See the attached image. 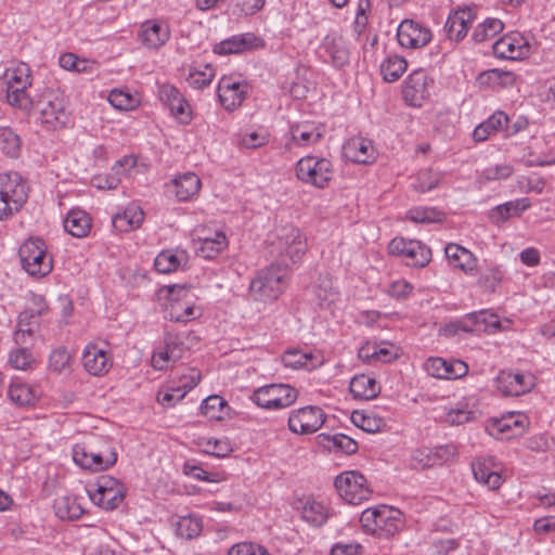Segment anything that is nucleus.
I'll return each instance as SVG.
<instances>
[{
	"label": "nucleus",
	"mask_w": 555,
	"mask_h": 555,
	"mask_svg": "<svg viewBox=\"0 0 555 555\" xmlns=\"http://www.w3.org/2000/svg\"><path fill=\"white\" fill-rule=\"evenodd\" d=\"M31 109L36 115V121L46 131L67 128L72 120L68 102L59 89H44L34 101Z\"/></svg>",
	"instance_id": "1"
},
{
	"label": "nucleus",
	"mask_w": 555,
	"mask_h": 555,
	"mask_svg": "<svg viewBox=\"0 0 555 555\" xmlns=\"http://www.w3.org/2000/svg\"><path fill=\"white\" fill-rule=\"evenodd\" d=\"M29 186L17 171L0 173V221L18 212L28 199Z\"/></svg>",
	"instance_id": "2"
},
{
	"label": "nucleus",
	"mask_w": 555,
	"mask_h": 555,
	"mask_svg": "<svg viewBox=\"0 0 555 555\" xmlns=\"http://www.w3.org/2000/svg\"><path fill=\"white\" fill-rule=\"evenodd\" d=\"M360 522L366 533L385 539L393 537L404 525L402 513L387 505L364 509Z\"/></svg>",
	"instance_id": "3"
},
{
	"label": "nucleus",
	"mask_w": 555,
	"mask_h": 555,
	"mask_svg": "<svg viewBox=\"0 0 555 555\" xmlns=\"http://www.w3.org/2000/svg\"><path fill=\"white\" fill-rule=\"evenodd\" d=\"M286 264L272 263L260 270L249 285V293L255 300H275L284 292L286 286Z\"/></svg>",
	"instance_id": "4"
},
{
	"label": "nucleus",
	"mask_w": 555,
	"mask_h": 555,
	"mask_svg": "<svg viewBox=\"0 0 555 555\" xmlns=\"http://www.w3.org/2000/svg\"><path fill=\"white\" fill-rule=\"evenodd\" d=\"M271 246L272 253L281 258L280 264H286L287 268V259L291 263H297L302 259L307 251V238L298 228L286 225L279 231Z\"/></svg>",
	"instance_id": "5"
},
{
	"label": "nucleus",
	"mask_w": 555,
	"mask_h": 555,
	"mask_svg": "<svg viewBox=\"0 0 555 555\" xmlns=\"http://www.w3.org/2000/svg\"><path fill=\"white\" fill-rule=\"evenodd\" d=\"M18 255L23 269L33 276L42 278L52 271V258L47 254L46 244L39 237L26 240L20 247Z\"/></svg>",
	"instance_id": "6"
},
{
	"label": "nucleus",
	"mask_w": 555,
	"mask_h": 555,
	"mask_svg": "<svg viewBox=\"0 0 555 555\" xmlns=\"http://www.w3.org/2000/svg\"><path fill=\"white\" fill-rule=\"evenodd\" d=\"M126 488L118 479L103 475L96 481L89 485L88 494L98 506L113 511L124 501Z\"/></svg>",
	"instance_id": "7"
},
{
	"label": "nucleus",
	"mask_w": 555,
	"mask_h": 555,
	"mask_svg": "<svg viewBox=\"0 0 555 555\" xmlns=\"http://www.w3.org/2000/svg\"><path fill=\"white\" fill-rule=\"evenodd\" d=\"M333 165L324 157L308 155L296 164V177L304 183L324 189L332 180Z\"/></svg>",
	"instance_id": "8"
},
{
	"label": "nucleus",
	"mask_w": 555,
	"mask_h": 555,
	"mask_svg": "<svg viewBox=\"0 0 555 555\" xmlns=\"http://www.w3.org/2000/svg\"><path fill=\"white\" fill-rule=\"evenodd\" d=\"M298 391L288 384H270L254 390L250 399L259 408L279 410L292 405Z\"/></svg>",
	"instance_id": "9"
},
{
	"label": "nucleus",
	"mask_w": 555,
	"mask_h": 555,
	"mask_svg": "<svg viewBox=\"0 0 555 555\" xmlns=\"http://www.w3.org/2000/svg\"><path fill=\"white\" fill-rule=\"evenodd\" d=\"M457 455L459 450L454 443L436 446L434 448L422 447L412 452L410 466L413 469L423 470L452 462Z\"/></svg>",
	"instance_id": "10"
},
{
	"label": "nucleus",
	"mask_w": 555,
	"mask_h": 555,
	"mask_svg": "<svg viewBox=\"0 0 555 555\" xmlns=\"http://www.w3.org/2000/svg\"><path fill=\"white\" fill-rule=\"evenodd\" d=\"M334 483L339 495L349 504H361L372 494L366 478L356 470L341 473L335 478Z\"/></svg>",
	"instance_id": "11"
},
{
	"label": "nucleus",
	"mask_w": 555,
	"mask_h": 555,
	"mask_svg": "<svg viewBox=\"0 0 555 555\" xmlns=\"http://www.w3.org/2000/svg\"><path fill=\"white\" fill-rule=\"evenodd\" d=\"M388 249L391 255L403 257L411 267L423 268L431 260L430 248L416 240L396 237L390 241Z\"/></svg>",
	"instance_id": "12"
},
{
	"label": "nucleus",
	"mask_w": 555,
	"mask_h": 555,
	"mask_svg": "<svg viewBox=\"0 0 555 555\" xmlns=\"http://www.w3.org/2000/svg\"><path fill=\"white\" fill-rule=\"evenodd\" d=\"M325 413L319 406L308 405L293 410L288 417V428L298 435H310L319 430L325 422Z\"/></svg>",
	"instance_id": "13"
},
{
	"label": "nucleus",
	"mask_w": 555,
	"mask_h": 555,
	"mask_svg": "<svg viewBox=\"0 0 555 555\" xmlns=\"http://www.w3.org/2000/svg\"><path fill=\"white\" fill-rule=\"evenodd\" d=\"M249 93V85L233 76H222L219 80L217 94L224 109L232 112L240 107Z\"/></svg>",
	"instance_id": "14"
},
{
	"label": "nucleus",
	"mask_w": 555,
	"mask_h": 555,
	"mask_svg": "<svg viewBox=\"0 0 555 555\" xmlns=\"http://www.w3.org/2000/svg\"><path fill=\"white\" fill-rule=\"evenodd\" d=\"M500 326L498 317L489 313L486 310L479 312H472L465 315L462 320L452 322L444 327L446 335H455L462 332H486L489 328H496Z\"/></svg>",
	"instance_id": "15"
},
{
	"label": "nucleus",
	"mask_w": 555,
	"mask_h": 555,
	"mask_svg": "<svg viewBox=\"0 0 555 555\" xmlns=\"http://www.w3.org/2000/svg\"><path fill=\"white\" fill-rule=\"evenodd\" d=\"M433 80L427 73L420 68L413 70L404 80L402 87V96L411 106H422L423 102L429 98V88Z\"/></svg>",
	"instance_id": "16"
},
{
	"label": "nucleus",
	"mask_w": 555,
	"mask_h": 555,
	"mask_svg": "<svg viewBox=\"0 0 555 555\" xmlns=\"http://www.w3.org/2000/svg\"><path fill=\"white\" fill-rule=\"evenodd\" d=\"M493 53L500 59L518 60L529 55L531 47L519 33H511L493 43Z\"/></svg>",
	"instance_id": "17"
},
{
	"label": "nucleus",
	"mask_w": 555,
	"mask_h": 555,
	"mask_svg": "<svg viewBox=\"0 0 555 555\" xmlns=\"http://www.w3.org/2000/svg\"><path fill=\"white\" fill-rule=\"evenodd\" d=\"M431 37L428 27L413 20H404L397 30L398 42L403 48L418 49L425 47L430 42Z\"/></svg>",
	"instance_id": "18"
},
{
	"label": "nucleus",
	"mask_w": 555,
	"mask_h": 555,
	"mask_svg": "<svg viewBox=\"0 0 555 555\" xmlns=\"http://www.w3.org/2000/svg\"><path fill=\"white\" fill-rule=\"evenodd\" d=\"M527 425L528 418L525 414L511 412L501 418L493 420L487 430L494 438L503 439L522 434Z\"/></svg>",
	"instance_id": "19"
},
{
	"label": "nucleus",
	"mask_w": 555,
	"mask_h": 555,
	"mask_svg": "<svg viewBox=\"0 0 555 555\" xmlns=\"http://www.w3.org/2000/svg\"><path fill=\"white\" fill-rule=\"evenodd\" d=\"M496 388L504 396H521L530 391L534 385L533 376L524 373L502 371L498 375Z\"/></svg>",
	"instance_id": "20"
},
{
	"label": "nucleus",
	"mask_w": 555,
	"mask_h": 555,
	"mask_svg": "<svg viewBox=\"0 0 555 555\" xmlns=\"http://www.w3.org/2000/svg\"><path fill=\"white\" fill-rule=\"evenodd\" d=\"M82 365L93 376H103L113 365L112 356L96 344H88L82 352Z\"/></svg>",
	"instance_id": "21"
},
{
	"label": "nucleus",
	"mask_w": 555,
	"mask_h": 555,
	"mask_svg": "<svg viewBox=\"0 0 555 555\" xmlns=\"http://www.w3.org/2000/svg\"><path fill=\"white\" fill-rule=\"evenodd\" d=\"M425 371L433 377L456 379L468 372V366L461 360L447 361L442 358H429L424 364Z\"/></svg>",
	"instance_id": "22"
},
{
	"label": "nucleus",
	"mask_w": 555,
	"mask_h": 555,
	"mask_svg": "<svg viewBox=\"0 0 555 555\" xmlns=\"http://www.w3.org/2000/svg\"><path fill=\"white\" fill-rule=\"evenodd\" d=\"M472 470L475 479L490 490L499 489L503 482L500 467L492 456L477 457L472 463Z\"/></svg>",
	"instance_id": "23"
},
{
	"label": "nucleus",
	"mask_w": 555,
	"mask_h": 555,
	"mask_svg": "<svg viewBox=\"0 0 555 555\" xmlns=\"http://www.w3.org/2000/svg\"><path fill=\"white\" fill-rule=\"evenodd\" d=\"M263 47V41L251 33L234 35L215 46L214 52L220 55L240 54Z\"/></svg>",
	"instance_id": "24"
},
{
	"label": "nucleus",
	"mask_w": 555,
	"mask_h": 555,
	"mask_svg": "<svg viewBox=\"0 0 555 555\" xmlns=\"http://www.w3.org/2000/svg\"><path fill=\"white\" fill-rule=\"evenodd\" d=\"M138 38L145 48L157 50L169 40L170 29L156 20H147L142 23Z\"/></svg>",
	"instance_id": "25"
},
{
	"label": "nucleus",
	"mask_w": 555,
	"mask_h": 555,
	"mask_svg": "<svg viewBox=\"0 0 555 555\" xmlns=\"http://www.w3.org/2000/svg\"><path fill=\"white\" fill-rule=\"evenodd\" d=\"M184 345L173 335L165 337V346L155 350L152 356V366L155 370H165L169 363H175L183 357Z\"/></svg>",
	"instance_id": "26"
},
{
	"label": "nucleus",
	"mask_w": 555,
	"mask_h": 555,
	"mask_svg": "<svg viewBox=\"0 0 555 555\" xmlns=\"http://www.w3.org/2000/svg\"><path fill=\"white\" fill-rule=\"evenodd\" d=\"M202 374L196 369H191L188 375L181 379V385L172 387L165 392L159 391L157 401L164 406H172L178 401L182 400L185 395L198 385Z\"/></svg>",
	"instance_id": "27"
},
{
	"label": "nucleus",
	"mask_w": 555,
	"mask_h": 555,
	"mask_svg": "<svg viewBox=\"0 0 555 555\" xmlns=\"http://www.w3.org/2000/svg\"><path fill=\"white\" fill-rule=\"evenodd\" d=\"M158 96L176 117L184 122L190 120V106L182 93L175 86L170 83L160 85L158 88Z\"/></svg>",
	"instance_id": "28"
},
{
	"label": "nucleus",
	"mask_w": 555,
	"mask_h": 555,
	"mask_svg": "<svg viewBox=\"0 0 555 555\" xmlns=\"http://www.w3.org/2000/svg\"><path fill=\"white\" fill-rule=\"evenodd\" d=\"M344 156L358 164H371L375 160L372 141L362 137L350 138L343 146Z\"/></svg>",
	"instance_id": "29"
},
{
	"label": "nucleus",
	"mask_w": 555,
	"mask_h": 555,
	"mask_svg": "<svg viewBox=\"0 0 555 555\" xmlns=\"http://www.w3.org/2000/svg\"><path fill=\"white\" fill-rule=\"evenodd\" d=\"M474 18L470 9L457 10L450 14L443 27L448 38L455 42L461 41L467 35Z\"/></svg>",
	"instance_id": "30"
},
{
	"label": "nucleus",
	"mask_w": 555,
	"mask_h": 555,
	"mask_svg": "<svg viewBox=\"0 0 555 555\" xmlns=\"http://www.w3.org/2000/svg\"><path fill=\"white\" fill-rule=\"evenodd\" d=\"M325 127L314 121L294 124L289 128L292 142L297 145H309L319 142L324 135Z\"/></svg>",
	"instance_id": "31"
},
{
	"label": "nucleus",
	"mask_w": 555,
	"mask_h": 555,
	"mask_svg": "<svg viewBox=\"0 0 555 555\" xmlns=\"http://www.w3.org/2000/svg\"><path fill=\"white\" fill-rule=\"evenodd\" d=\"M320 50L330 57L331 64L336 68H343L349 63V49L341 37L327 35L323 39Z\"/></svg>",
	"instance_id": "32"
},
{
	"label": "nucleus",
	"mask_w": 555,
	"mask_h": 555,
	"mask_svg": "<svg viewBox=\"0 0 555 555\" xmlns=\"http://www.w3.org/2000/svg\"><path fill=\"white\" fill-rule=\"evenodd\" d=\"M144 212L138 205L131 204L127 206L121 212L114 215L112 223L115 230L119 232L133 231L142 224Z\"/></svg>",
	"instance_id": "33"
},
{
	"label": "nucleus",
	"mask_w": 555,
	"mask_h": 555,
	"mask_svg": "<svg viewBox=\"0 0 555 555\" xmlns=\"http://www.w3.org/2000/svg\"><path fill=\"white\" fill-rule=\"evenodd\" d=\"M349 391L356 399L371 400L378 396L380 387L375 378L360 374L351 379Z\"/></svg>",
	"instance_id": "34"
},
{
	"label": "nucleus",
	"mask_w": 555,
	"mask_h": 555,
	"mask_svg": "<svg viewBox=\"0 0 555 555\" xmlns=\"http://www.w3.org/2000/svg\"><path fill=\"white\" fill-rule=\"evenodd\" d=\"M444 254L453 267L466 273L473 271L477 266V259L473 253L457 244H448L444 248Z\"/></svg>",
	"instance_id": "35"
},
{
	"label": "nucleus",
	"mask_w": 555,
	"mask_h": 555,
	"mask_svg": "<svg viewBox=\"0 0 555 555\" xmlns=\"http://www.w3.org/2000/svg\"><path fill=\"white\" fill-rule=\"evenodd\" d=\"M201 185V179L194 172H185L173 180L175 193L179 202H186L197 195Z\"/></svg>",
	"instance_id": "36"
},
{
	"label": "nucleus",
	"mask_w": 555,
	"mask_h": 555,
	"mask_svg": "<svg viewBox=\"0 0 555 555\" xmlns=\"http://www.w3.org/2000/svg\"><path fill=\"white\" fill-rule=\"evenodd\" d=\"M64 229L75 237H85L91 230V218L81 209H72L64 219Z\"/></svg>",
	"instance_id": "37"
},
{
	"label": "nucleus",
	"mask_w": 555,
	"mask_h": 555,
	"mask_svg": "<svg viewBox=\"0 0 555 555\" xmlns=\"http://www.w3.org/2000/svg\"><path fill=\"white\" fill-rule=\"evenodd\" d=\"M507 122L508 116L504 112L498 111L474 129L473 138L476 142L486 141L491 134L504 129Z\"/></svg>",
	"instance_id": "38"
},
{
	"label": "nucleus",
	"mask_w": 555,
	"mask_h": 555,
	"mask_svg": "<svg viewBox=\"0 0 555 555\" xmlns=\"http://www.w3.org/2000/svg\"><path fill=\"white\" fill-rule=\"evenodd\" d=\"M530 205L529 198L526 197L506 202L495 206L490 211V218L496 223L503 222L512 217L520 216Z\"/></svg>",
	"instance_id": "39"
},
{
	"label": "nucleus",
	"mask_w": 555,
	"mask_h": 555,
	"mask_svg": "<svg viewBox=\"0 0 555 555\" xmlns=\"http://www.w3.org/2000/svg\"><path fill=\"white\" fill-rule=\"evenodd\" d=\"M328 516V508L314 499H307L301 506V518L314 527L323 526L327 521Z\"/></svg>",
	"instance_id": "40"
},
{
	"label": "nucleus",
	"mask_w": 555,
	"mask_h": 555,
	"mask_svg": "<svg viewBox=\"0 0 555 555\" xmlns=\"http://www.w3.org/2000/svg\"><path fill=\"white\" fill-rule=\"evenodd\" d=\"M20 134L9 126H0V152L10 158H17L22 152Z\"/></svg>",
	"instance_id": "41"
},
{
	"label": "nucleus",
	"mask_w": 555,
	"mask_h": 555,
	"mask_svg": "<svg viewBox=\"0 0 555 555\" xmlns=\"http://www.w3.org/2000/svg\"><path fill=\"white\" fill-rule=\"evenodd\" d=\"M186 258V253L183 250H163L155 258L154 266L159 273L167 274L177 271Z\"/></svg>",
	"instance_id": "42"
},
{
	"label": "nucleus",
	"mask_w": 555,
	"mask_h": 555,
	"mask_svg": "<svg viewBox=\"0 0 555 555\" xmlns=\"http://www.w3.org/2000/svg\"><path fill=\"white\" fill-rule=\"evenodd\" d=\"M7 87L11 86H31V70L26 63H13L3 74Z\"/></svg>",
	"instance_id": "43"
},
{
	"label": "nucleus",
	"mask_w": 555,
	"mask_h": 555,
	"mask_svg": "<svg viewBox=\"0 0 555 555\" xmlns=\"http://www.w3.org/2000/svg\"><path fill=\"white\" fill-rule=\"evenodd\" d=\"M30 86H11L7 87V101L8 103L16 107L18 109H22L24 112L29 113L34 105V100L28 94L27 90Z\"/></svg>",
	"instance_id": "44"
},
{
	"label": "nucleus",
	"mask_w": 555,
	"mask_h": 555,
	"mask_svg": "<svg viewBox=\"0 0 555 555\" xmlns=\"http://www.w3.org/2000/svg\"><path fill=\"white\" fill-rule=\"evenodd\" d=\"M408 63L405 59L399 55H389L380 64V74L383 79L387 82L397 81L406 70Z\"/></svg>",
	"instance_id": "45"
},
{
	"label": "nucleus",
	"mask_w": 555,
	"mask_h": 555,
	"mask_svg": "<svg viewBox=\"0 0 555 555\" xmlns=\"http://www.w3.org/2000/svg\"><path fill=\"white\" fill-rule=\"evenodd\" d=\"M228 246V241L223 232H216L212 237L201 238L198 253L206 259H214Z\"/></svg>",
	"instance_id": "46"
},
{
	"label": "nucleus",
	"mask_w": 555,
	"mask_h": 555,
	"mask_svg": "<svg viewBox=\"0 0 555 555\" xmlns=\"http://www.w3.org/2000/svg\"><path fill=\"white\" fill-rule=\"evenodd\" d=\"M351 421L357 427L370 434L379 433L386 427L385 420L374 413L354 411Z\"/></svg>",
	"instance_id": "47"
},
{
	"label": "nucleus",
	"mask_w": 555,
	"mask_h": 555,
	"mask_svg": "<svg viewBox=\"0 0 555 555\" xmlns=\"http://www.w3.org/2000/svg\"><path fill=\"white\" fill-rule=\"evenodd\" d=\"M8 395L11 401L20 406L31 405L37 400V395L33 387L22 382L11 383Z\"/></svg>",
	"instance_id": "48"
},
{
	"label": "nucleus",
	"mask_w": 555,
	"mask_h": 555,
	"mask_svg": "<svg viewBox=\"0 0 555 555\" xmlns=\"http://www.w3.org/2000/svg\"><path fill=\"white\" fill-rule=\"evenodd\" d=\"M90 459L87 469L94 472L104 470L115 465L117 462V452L109 446H107L105 450L92 449Z\"/></svg>",
	"instance_id": "49"
},
{
	"label": "nucleus",
	"mask_w": 555,
	"mask_h": 555,
	"mask_svg": "<svg viewBox=\"0 0 555 555\" xmlns=\"http://www.w3.org/2000/svg\"><path fill=\"white\" fill-rule=\"evenodd\" d=\"M441 179L442 175L440 172L426 168L417 172L412 186L420 193L429 192L438 186Z\"/></svg>",
	"instance_id": "50"
},
{
	"label": "nucleus",
	"mask_w": 555,
	"mask_h": 555,
	"mask_svg": "<svg viewBox=\"0 0 555 555\" xmlns=\"http://www.w3.org/2000/svg\"><path fill=\"white\" fill-rule=\"evenodd\" d=\"M443 217L444 214L435 207H414L406 212V219L415 223L441 222Z\"/></svg>",
	"instance_id": "51"
},
{
	"label": "nucleus",
	"mask_w": 555,
	"mask_h": 555,
	"mask_svg": "<svg viewBox=\"0 0 555 555\" xmlns=\"http://www.w3.org/2000/svg\"><path fill=\"white\" fill-rule=\"evenodd\" d=\"M503 28L504 24L502 21L498 18H487L474 29L473 39L475 42H483L495 37Z\"/></svg>",
	"instance_id": "52"
},
{
	"label": "nucleus",
	"mask_w": 555,
	"mask_h": 555,
	"mask_svg": "<svg viewBox=\"0 0 555 555\" xmlns=\"http://www.w3.org/2000/svg\"><path fill=\"white\" fill-rule=\"evenodd\" d=\"M202 529V519L195 516L181 517L177 524V534L186 540L198 537Z\"/></svg>",
	"instance_id": "53"
},
{
	"label": "nucleus",
	"mask_w": 555,
	"mask_h": 555,
	"mask_svg": "<svg viewBox=\"0 0 555 555\" xmlns=\"http://www.w3.org/2000/svg\"><path fill=\"white\" fill-rule=\"evenodd\" d=\"M72 354L65 347H57L49 357V369L57 374L70 371Z\"/></svg>",
	"instance_id": "54"
},
{
	"label": "nucleus",
	"mask_w": 555,
	"mask_h": 555,
	"mask_svg": "<svg viewBox=\"0 0 555 555\" xmlns=\"http://www.w3.org/2000/svg\"><path fill=\"white\" fill-rule=\"evenodd\" d=\"M514 173V167L511 164H495L485 168L479 179L482 182L500 181L509 178Z\"/></svg>",
	"instance_id": "55"
},
{
	"label": "nucleus",
	"mask_w": 555,
	"mask_h": 555,
	"mask_svg": "<svg viewBox=\"0 0 555 555\" xmlns=\"http://www.w3.org/2000/svg\"><path fill=\"white\" fill-rule=\"evenodd\" d=\"M227 405V401L218 396L212 395L207 397L201 404V412L203 415L207 416L209 420H221L222 418V410Z\"/></svg>",
	"instance_id": "56"
},
{
	"label": "nucleus",
	"mask_w": 555,
	"mask_h": 555,
	"mask_svg": "<svg viewBox=\"0 0 555 555\" xmlns=\"http://www.w3.org/2000/svg\"><path fill=\"white\" fill-rule=\"evenodd\" d=\"M54 507L56 516L61 519H77L83 513L79 504L68 498L57 500Z\"/></svg>",
	"instance_id": "57"
},
{
	"label": "nucleus",
	"mask_w": 555,
	"mask_h": 555,
	"mask_svg": "<svg viewBox=\"0 0 555 555\" xmlns=\"http://www.w3.org/2000/svg\"><path fill=\"white\" fill-rule=\"evenodd\" d=\"M183 473L194 479L207 482H220L224 477L219 473H208L201 466L188 461L183 465Z\"/></svg>",
	"instance_id": "58"
},
{
	"label": "nucleus",
	"mask_w": 555,
	"mask_h": 555,
	"mask_svg": "<svg viewBox=\"0 0 555 555\" xmlns=\"http://www.w3.org/2000/svg\"><path fill=\"white\" fill-rule=\"evenodd\" d=\"M214 77H215L214 68L209 64H206L204 66L203 70H199V69L191 70L189 74V77H188V82L191 87H193L195 89H202V88L207 87L211 82Z\"/></svg>",
	"instance_id": "59"
},
{
	"label": "nucleus",
	"mask_w": 555,
	"mask_h": 555,
	"mask_svg": "<svg viewBox=\"0 0 555 555\" xmlns=\"http://www.w3.org/2000/svg\"><path fill=\"white\" fill-rule=\"evenodd\" d=\"M319 437L323 440H326L327 442H331L334 448L343 451L346 454H353L358 450V443L346 435L336 434L334 436H326L321 434Z\"/></svg>",
	"instance_id": "60"
},
{
	"label": "nucleus",
	"mask_w": 555,
	"mask_h": 555,
	"mask_svg": "<svg viewBox=\"0 0 555 555\" xmlns=\"http://www.w3.org/2000/svg\"><path fill=\"white\" fill-rule=\"evenodd\" d=\"M312 359L310 353L302 352L300 350H288L283 357L282 361L285 366L292 369L309 367V361Z\"/></svg>",
	"instance_id": "61"
},
{
	"label": "nucleus",
	"mask_w": 555,
	"mask_h": 555,
	"mask_svg": "<svg viewBox=\"0 0 555 555\" xmlns=\"http://www.w3.org/2000/svg\"><path fill=\"white\" fill-rule=\"evenodd\" d=\"M479 79L481 82L487 80L491 83L508 86L515 82V75L512 72L495 68L480 74Z\"/></svg>",
	"instance_id": "62"
},
{
	"label": "nucleus",
	"mask_w": 555,
	"mask_h": 555,
	"mask_svg": "<svg viewBox=\"0 0 555 555\" xmlns=\"http://www.w3.org/2000/svg\"><path fill=\"white\" fill-rule=\"evenodd\" d=\"M9 362L16 370H27L34 362V358L27 348H17L11 351Z\"/></svg>",
	"instance_id": "63"
},
{
	"label": "nucleus",
	"mask_w": 555,
	"mask_h": 555,
	"mask_svg": "<svg viewBox=\"0 0 555 555\" xmlns=\"http://www.w3.org/2000/svg\"><path fill=\"white\" fill-rule=\"evenodd\" d=\"M228 555H270L268 551L260 546L253 543H237L233 545L230 550Z\"/></svg>",
	"instance_id": "64"
}]
</instances>
